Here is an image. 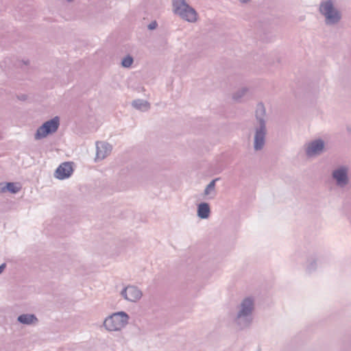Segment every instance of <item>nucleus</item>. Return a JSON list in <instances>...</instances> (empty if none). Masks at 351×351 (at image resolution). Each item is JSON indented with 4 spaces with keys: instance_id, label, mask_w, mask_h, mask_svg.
<instances>
[{
    "instance_id": "10",
    "label": "nucleus",
    "mask_w": 351,
    "mask_h": 351,
    "mask_svg": "<svg viewBox=\"0 0 351 351\" xmlns=\"http://www.w3.org/2000/svg\"><path fill=\"white\" fill-rule=\"evenodd\" d=\"M253 310V301L251 299L247 298L243 300L241 304V309L239 316H245L251 313Z\"/></svg>"
},
{
    "instance_id": "13",
    "label": "nucleus",
    "mask_w": 351,
    "mask_h": 351,
    "mask_svg": "<svg viewBox=\"0 0 351 351\" xmlns=\"http://www.w3.org/2000/svg\"><path fill=\"white\" fill-rule=\"evenodd\" d=\"M21 189V186L19 184L8 182L6 184V186H3L0 188V192H5L6 190L10 191L11 193H15L18 192Z\"/></svg>"
},
{
    "instance_id": "3",
    "label": "nucleus",
    "mask_w": 351,
    "mask_h": 351,
    "mask_svg": "<svg viewBox=\"0 0 351 351\" xmlns=\"http://www.w3.org/2000/svg\"><path fill=\"white\" fill-rule=\"evenodd\" d=\"M59 126V119L55 117L53 119L45 122L40 126L36 134V138L39 139L45 137L50 133L55 132Z\"/></svg>"
},
{
    "instance_id": "1",
    "label": "nucleus",
    "mask_w": 351,
    "mask_h": 351,
    "mask_svg": "<svg viewBox=\"0 0 351 351\" xmlns=\"http://www.w3.org/2000/svg\"><path fill=\"white\" fill-rule=\"evenodd\" d=\"M174 12L182 19L194 22L197 19V13L194 9L189 7L184 0H173Z\"/></svg>"
},
{
    "instance_id": "5",
    "label": "nucleus",
    "mask_w": 351,
    "mask_h": 351,
    "mask_svg": "<svg viewBox=\"0 0 351 351\" xmlns=\"http://www.w3.org/2000/svg\"><path fill=\"white\" fill-rule=\"evenodd\" d=\"M73 169L72 162H66L61 164L56 171V177L60 180L66 179L71 176Z\"/></svg>"
},
{
    "instance_id": "17",
    "label": "nucleus",
    "mask_w": 351,
    "mask_h": 351,
    "mask_svg": "<svg viewBox=\"0 0 351 351\" xmlns=\"http://www.w3.org/2000/svg\"><path fill=\"white\" fill-rule=\"evenodd\" d=\"M258 113H260L261 115H263L265 114V108L263 105H258V108L256 110V116H258Z\"/></svg>"
},
{
    "instance_id": "7",
    "label": "nucleus",
    "mask_w": 351,
    "mask_h": 351,
    "mask_svg": "<svg viewBox=\"0 0 351 351\" xmlns=\"http://www.w3.org/2000/svg\"><path fill=\"white\" fill-rule=\"evenodd\" d=\"M324 142L321 140H317L311 143L306 149V154L308 156H311L319 154L324 149Z\"/></svg>"
},
{
    "instance_id": "16",
    "label": "nucleus",
    "mask_w": 351,
    "mask_h": 351,
    "mask_svg": "<svg viewBox=\"0 0 351 351\" xmlns=\"http://www.w3.org/2000/svg\"><path fill=\"white\" fill-rule=\"evenodd\" d=\"M215 181L216 180H213L208 185V186L206 187V190H205V193L207 195L209 193V191L210 190H213L214 188H215Z\"/></svg>"
},
{
    "instance_id": "15",
    "label": "nucleus",
    "mask_w": 351,
    "mask_h": 351,
    "mask_svg": "<svg viewBox=\"0 0 351 351\" xmlns=\"http://www.w3.org/2000/svg\"><path fill=\"white\" fill-rule=\"evenodd\" d=\"M133 59L130 56L125 57L122 61V65L125 67H129L132 65Z\"/></svg>"
},
{
    "instance_id": "20",
    "label": "nucleus",
    "mask_w": 351,
    "mask_h": 351,
    "mask_svg": "<svg viewBox=\"0 0 351 351\" xmlns=\"http://www.w3.org/2000/svg\"><path fill=\"white\" fill-rule=\"evenodd\" d=\"M242 3H246L249 0H240Z\"/></svg>"
},
{
    "instance_id": "19",
    "label": "nucleus",
    "mask_w": 351,
    "mask_h": 351,
    "mask_svg": "<svg viewBox=\"0 0 351 351\" xmlns=\"http://www.w3.org/2000/svg\"><path fill=\"white\" fill-rule=\"evenodd\" d=\"M5 264H3L0 266V274L3 271V270L5 268Z\"/></svg>"
},
{
    "instance_id": "12",
    "label": "nucleus",
    "mask_w": 351,
    "mask_h": 351,
    "mask_svg": "<svg viewBox=\"0 0 351 351\" xmlns=\"http://www.w3.org/2000/svg\"><path fill=\"white\" fill-rule=\"evenodd\" d=\"M198 216L202 219L208 217L210 214V208L206 203L200 204L198 206Z\"/></svg>"
},
{
    "instance_id": "9",
    "label": "nucleus",
    "mask_w": 351,
    "mask_h": 351,
    "mask_svg": "<svg viewBox=\"0 0 351 351\" xmlns=\"http://www.w3.org/2000/svg\"><path fill=\"white\" fill-rule=\"evenodd\" d=\"M333 177L339 185L343 186L347 183V171L345 169H340L333 172Z\"/></svg>"
},
{
    "instance_id": "4",
    "label": "nucleus",
    "mask_w": 351,
    "mask_h": 351,
    "mask_svg": "<svg viewBox=\"0 0 351 351\" xmlns=\"http://www.w3.org/2000/svg\"><path fill=\"white\" fill-rule=\"evenodd\" d=\"M320 12L326 16L327 23H335L340 19L339 12L334 9L330 1L322 3Z\"/></svg>"
},
{
    "instance_id": "6",
    "label": "nucleus",
    "mask_w": 351,
    "mask_h": 351,
    "mask_svg": "<svg viewBox=\"0 0 351 351\" xmlns=\"http://www.w3.org/2000/svg\"><path fill=\"white\" fill-rule=\"evenodd\" d=\"M122 294L126 300L131 302H136L142 296L141 291L135 287H126Z\"/></svg>"
},
{
    "instance_id": "2",
    "label": "nucleus",
    "mask_w": 351,
    "mask_h": 351,
    "mask_svg": "<svg viewBox=\"0 0 351 351\" xmlns=\"http://www.w3.org/2000/svg\"><path fill=\"white\" fill-rule=\"evenodd\" d=\"M128 316L123 312L114 313L104 321V326L108 330H121L127 323Z\"/></svg>"
},
{
    "instance_id": "8",
    "label": "nucleus",
    "mask_w": 351,
    "mask_h": 351,
    "mask_svg": "<svg viewBox=\"0 0 351 351\" xmlns=\"http://www.w3.org/2000/svg\"><path fill=\"white\" fill-rule=\"evenodd\" d=\"M261 128L258 130L255 135L254 147L256 149H260L264 144L265 127L263 125L262 120L260 121Z\"/></svg>"
},
{
    "instance_id": "11",
    "label": "nucleus",
    "mask_w": 351,
    "mask_h": 351,
    "mask_svg": "<svg viewBox=\"0 0 351 351\" xmlns=\"http://www.w3.org/2000/svg\"><path fill=\"white\" fill-rule=\"evenodd\" d=\"M110 152V148L104 143L97 144V159H103Z\"/></svg>"
},
{
    "instance_id": "14",
    "label": "nucleus",
    "mask_w": 351,
    "mask_h": 351,
    "mask_svg": "<svg viewBox=\"0 0 351 351\" xmlns=\"http://www.w3.org/2000/svg\"><path fill=\"white\" fill-rule=\"evenodd\" d=\"M18 320L26 324H34L37 322L36 317L34 315H22L18 318Z\"/></svg>"
},
{
    "instance_id": "18",
    "label": "nucleus",
    "mask_w": 351,
    "mask_h": 351,
    "mask_svg": "<svg viewBox=\"0 0 351 351\" xmlns=\"http://www.w3.org/2000/svg\"><path fill=\"white\" fill-rule=\"evenodd\" d=\"M156 26H157V23H156V21H154V22L151 23L149 25V28L150 29H155V28L156 27Z\"/></svg>"
}]
</instances>
